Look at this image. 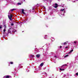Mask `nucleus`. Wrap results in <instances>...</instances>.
Returning <instances> with one entry per match:
<instances>
[{
	"mask_svg": "<svg viewBox=\"0 0 78 78\" xmlns=\"http://www.w3.org/2000/svg\"><path fill=\"white\" fill-rule=\"evenodd\" d=\"M60 48H62V46H60Z\"/></svg>",
	"mask_w": 78,
	"mask_h": 78,
	"instance_id": "nucleus-26",
	"label": "nucleus"
},
{
	"mask_svg": "<svg viewBox=\"0 0 78 78\" xmlns=\"http://www.w3.org/2000/svg\"><path fill=\"white\" fill-rule=\"evenodd\" d=\"M2 27L0 26V29H2Z\"/></svg>",
	"mask_w": 78,
	"mask_h": 78,
	"instance_id": "nucleus-23",
	"label": "nucleus"
},
{
	"mask_svg": "<svg viewBox=\"0 0 78 78\" xmlns=\"http://www.w3.org/2000/svg\"><path fill=\"white\" fill-rule=\"evenodd\" d=\"M58 5L57 3H55V6H54V8H58Z\"/></svg>",
	"mask_w": 78,
	"mask_h": 78,
	"instance_id": "nucleus-2",
	"label": "nucleus"
},
{
	"mask_svg": "<svg viewBox=\"0 0 78 78\" xmlns=\"http://www.w3.org/2000/svg\"><path fill=\"white\" fill-rule=\"evenodd\" d=\"M10 64H13V62H10Z\"/></svg>",
	"mask_w": 78,
	"mask_h": 78,
	"instance_id": "nucleus-21",
	"label": "nucleus"
},
{
	"mask_svg": "<svg viewBox=\"0 0 78 78\" xmlns=\"http://www.w3.org/2000/svg\"><path fill=\"white\" fill-rule=\"evenodd\" d=\"M22 13H23V14H25V12H24V9H22Z\"/></svg>",
	"mask_w": 78,
	"mask_h": 78,
	"instance_id": "nucleus-5",
	"label": "nucleus"
},
{
	"mask_svg": "<svg viewBox=\"0 0 78 78\" xmlns=\"http://www.w3.org/2000/svg\"><path fill=\"white\" fill-rule=\"evenodd\" d=\"M64 10V9H62L60 10V11L62 12Z\"/></svg>",
	"mask_w": 78,
	"mask_h": 78,
	"instance_id": "nucleus-12",
	"label": "nucleus"
},
{
	"mask_svg": "<svg viewBox=\"0 0 78 78\" xmlns=\"http://www.w3.org/2000/svg\"><path fill=\"white\" fill-rule=\"evenodd\" d=\"M22 32H23V31Z\"/></svg>",
	"mask_w": 78,
	"mask_h": 78,
	"instance_id": "nucleus-31",
	"label": "nucleus"
},
{
	"mask_svg": "<svg viewBox=\"0 0 78 78\" xmlns=\"http://www.w3.org/2000/svg\"><path fill=\"white\" fill-rule=\"evenodd\" d=\"M76 75L78 76V73H76Z\"/></svg>",
	"mask_w": 78,
	"mask_h": 78,
	"instance_id": "nucleus-19",
	"label": "nucleus"
},
{
	"mask_svg": "<svg viewBox=\"0 0 78 78\" xmlns=\"http://www.w3.org/2000/svg\"><path fill=\"white\" fill-rule=\"evenodd\" d=\"M8 18L10 20H12V17L13 16L12 14H10V13H8Z\"/></svg>",
	"mask_w": 78,
	"mask_h": 78,
	"instance_id": "nucleus-1",
	"label": "nucleus"
},
{
	"mask_svg": "<svg viewBox=\"0 0 78 78\" xmlns=\"http://www.w3.org/2000/svg\"><path fill=\"white\" fill-rule=\"evenodd\" d=\"M17 4L18 5H21V3H17Z\"/></svg>",
	"mask_w": 78,
	"mask_h": 78,
	"instance_id": "nucleus-14",
	"label": "nucleus"
},
{
	"mask_svg": "<svg viewBox=\"0 0 78 78\" xmlns=\"http://www.w3.org/2000/svg\"><path fill=\"white\" fill-rule=\"evenodd\" d=\"M36 57L37 58H39L40 57V55L38 54L36 55Z\"/></svg>",
	"mask_w": 78,
	"mask_h": 78,
	"instance_id": "nucleus-6",
	"label": "nucleus"
},
{
	"mask_svg": "<svg viewBox=\"0 0 78 78\" xmlns=\"http://www.w3.org/2000/svg\"><path fill=\"white\" fill-rule=\"evenodd\" d=\"M60 70H62H62H64V69H61V68H60Z\"/></svg>",
	"mask_w": 78,
	"mask_h": 78,
	"instance_id": "nucleus-13",
	"label": "nucleus"
},
{
	"mask_svg": "<svg viewBox=\"0 0 78 78\" xmlns=\"http://www.w3.org/2000/svg\"><path fill=\"white\" fill-rule=\"evenodd\" d=\"M11 25H12V26L14 25V24L13 23H12L11 24Z\"/></svg>",
	"mask_w": 78,
	"mask_h": 78,
	"instance_id": "nucleus-20",
	"label": "nucleus"
},
{
	"mask_svg": "<svg viewBox=\"0 0 78 78\" xmlns=\"http://www.w3.org/2000/svg\"><path fill=\"white\" fill-rule=\"evenodd\" d=\"M8 33H11V31H10V30H9L8 31Z\"/></svg>",
	"mask_w": 78,
	"mask_h": 78,
	"instance_id": "nucleus-10",
	"label": "nucleus"
},
{
	"mask_svg": "<svg viewBox=\"0 0 78 78\" xmlns=\"http://www.w3.org/2000/svg\"><path fill=\"white\" fill-rule=\"evenodd\" d=\"M5 29L4 30V32H5Z\"/></svg>",
	"mask_w": 78,
	"mask_h": 78,
	"instance_id": "nucleus-25",
	"label": "nucleus"
},
{
	"mask_svg": "<svg viewBox=\"0 0 78 78\" xmlns=\"http://www.w3.org/2000/svg\"><path fill=\"white\" fill-rule=\"evenodd\" d=\"M43 65H44V63H42L41 64H40V66L41 67L43 66Z\"/></svg>",
	"mask_w": 78,
	"mask_h": 78,
	"instance_id": "nucleus-7",
	"label": "nucleus"
},
{
	"mask_svg": "<svg viewBox=\"0 0 78 78\" xmlns=\"http://www.w3.org/2000/svg\"><path fill=\"white\" fill-rule=\"evenodd\" d=\"M67 66V64H65L63 65V66H62L61 67H63V66Z\"/></svg>",
	"mask_w": 78,
	"mask_h": 78,
	"instance_id": "nucleus-18",
	"label": "nucleus"
},
{
	"mask_svg": "<svg viewBox=\"0 0 78 78\" xmlns=\"http://www.w3.org/2000/svg\"><path fill=\"white\" fill-rule=\"evenodd\" d=\"M63 44L64 45H66L67 44V43L66 42H65Z\"/></svg>",
	"mask_w": 78,
	"mask_h": 78,
	"instance_id": "nucleus-15",
	"label": "nucleus"
},
{
	"mask_svg": "<svg viewBox=\"0 0 78 78\" xmlns=\"http://www.w3.org/2000/svg\"><path fill=\"white\" fill-rule=\"evenodd\" d=\"M9 76H4L3 78H9Z\"/></svg>",
	"mask_w": 78,
	"mask_h": 78,
	"instance_id": "nucleus-3",
	"label": "nucleus"
},
{
	"mask_svg": "<svg viewBox=\"0 0 78 78\" xmlns=\"http://www.w3.org/2000/svg\"><path fill=\"white\" fill-rule=\"evenodd\" d=\"M68 56H69V55H66L64 56V58H67V57H68Z\"/></svg>",
	"mask_w": 78,
	"mask_h": 78,
	"instance_id": "nucleus-9",
	"label": "nucleus"
},
{
	"mask_svg": "<svg viewBox=\"0 0 78 78\" xmlns=\"http://www.w3.org/2000/svg\"><path fill=\"white\" fill-rule=\"evenodd\" d=\"M55 58H56V56H55Z\"/></svg>",
	"mask_w": 78,
	"mask_h": 78,
	"instance_id": "nucleus-27",
	"label": "nucleus"
},
{
	"mask_svg": "<svg viewBox=\"0 0 78 78\" xmlns=\"http://www.w3.org/2000/svg\"><path fill=\"white\" fill-rule=\"evenodd\" d=\"M76 42H77V41H74V44H76Z\"/></svg>",
	"mask_w": 78,
	"mask_h": 78,
	"instance_id": "nucleus-16",
	"label": "nucleus"
},
{
	"mask_svg": "<svg viewBox=\"0 0 78 78\" xmlns=\"http://www.w3.org/2000/svg\"><path fill=\"white\" fill-rule=\"evenodd\" d=\"M45 75H47V73H45Z\"/></svg>",
	"mask_w": 78,
	"mask_h": 78,
	"instance_id": "nucleus-28",
	"label": "nucleus"
},
{
	"mask_svg": "<svg viewBox=\"0 0 78 78\" xmlns=\"http://www.w3.org/2000/svg\"><path fill=\"white\" fill-rule=\"evenodd\" d=\"M14 10H15V9H12L11 10V11H14Z\"/></svg>",
	"mask_w": 78,
	"mask_h": 78,
	"instance_id": "nucleus-17",
	"label": "nucleus"
},
{
	"mask_svg": "<svg viewBox=\"0 0 78 78\" xmlns=\"http://www.w3.org/2000/svg\"><path fill=\"white\" fill-rule=\"evenodd\" d=\"M45 68H43V70H45Z\"/></svg>",
	"mask_w": 78,
	"mask_h": 78,
	"instance_id": "nucleus-22",
	"label": "nucleus"
},
{
	"mask_svg": "<svg viewBox=\"0 0 78 78\" xmlns=\"http://www.w3.org/2000/svg\"><path fill=\"white\" fill-rule=\"evenodd\" d=\"M68 48V47L67 46L66 47V48Z\"/></svg>",
	"mask_w": 78,
	"mask_h": 78,
	"instance_id": "nucleus-24",
	"label": "nucleus"
},
{
	"mask_svg": "<svg viewBox=\"0 0 78 78\" xmlns=\"http://www.w3.org/2000/svg\"><path fill=\"white\" fill-rule=\"evenodd\" d=\"M73 51V50L72 49L70 51V52L69 53H72V51Z\"/></svg>",
	"mask_w": 78,
	"mask_h": 78,
	"instance_id": "nucleus-8",
	"label": "nucleus"
},
{
	"mask_svg": "<svg viewBox=\"0 0 78 78\" xmlns=\"http://www.w3.org/2000/svg\"><path fill=\"white\" fill-rule=\"evenodd\" d=\"M45 37H46V36H47V35H45Z\"/></svg>",
	"mask_w": 78,
	"mask_h": 78,
	"instance_id": "nucleus-29",
	"label": "nucleus"
},
{
	"mask_svg": "<svg viewBox=\"0 0 78 78\" xmlns=\"http://www.w3.org/2000/svg\"><path fill=\"white\" fill-rule=\"evenodd\" d=\"M33 9V10H34V9Z\"/></svg>",
	"mask_w": 78,
	"mask_h": 78,
	"instance_id": "nucleus-30",
	"label": "nucleus"
},
{
	"mask_svg": "<svg viewBox=\"0 0 78 78\" xmlns=\"http://www.w3.org/2000/svg\"><path fill=\"white\" fill-rule=\"evenodd\" d=\"M29 57H30V58H34V55H30Z\"/></svg>",
	"mask_w": 78,
	"mask_h": 78,
	"instance_id": "nucleus-4",
	"label": "nucleus"
},
{
	"mask_svg": "<svg viewBox=\"0 0 78 78\" xmlns=\"http://www.w3.org/2000/svg\"><path fill=\"white\" fill-rule=\"evenodd\" d=\"M20 66H21V67H20ZM19 66L21 68H22V67H23V66H21V65H20V64L19 65Z\"/></svg>",
	"mask_w": 78,
	"mask_h": 78,
	"instance_id": "nucleus-11",
	"label": "nucleus"
}]
</instances>
